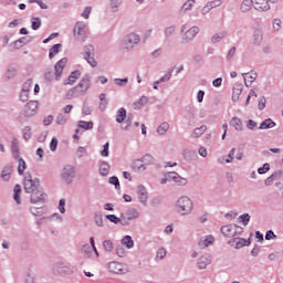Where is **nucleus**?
<instances>
[{
	"label": "nucleus",
	"instance_id": "30",
	"mask_svg": "<svg viewBox=\"0 0 283 283\" xmlns=\"http://www.w3.org/2000/svg\"><path fill=\"white\" fill-rule=\"evenodd\" d=\"M18 174L19 176H23L25 174V170L28 169V164H25V160L21 157L18 159Z\"/></svg>",
	"mask_w": 283,
	"mask_h": 283
},
{
	"label": "nucleus",
	"instance_id": "58",
	"mask_svg": "<svg viewBox=\"0 0 283 283\" xmlns=\"http://www.w3.org/2000/svg\"><path fill=\"white\" fill-rule=\"evenodd\" d=\"M92 112H94V109L90 105H87V103H84L82 107V114L84 116H90Z\"/></svg>",
	"mask_w": 283,
	"mask_h": 283
},
{
	"label": "nucleus",
	"instance_id": "52",
	"mask_svg": "<svg viewBox=\"0 0 283 283\" xmlns=\"http://www.w3.org/2000/svg\"><path fill=\"white\" fill-rule=\"evenodd\" d=\"M41 18H32L31 19V28L32 30H39L41 28Z\"/></svg>",
	"mask_w": 283,
	"mask_h": 283
},
{
	"label": "nucleus",
	"instance_id": "49",
	"mask_svg": "<svg viewBox=\"0 0 283 283\" xmlns=\"http://www.w3.org/2000/svg\"><path fill=\"white\" fill-rule=\"evenodd\" d=\"M164 34L166 39H169V36H174V34H176V25L167 27L164 31Z\"/></svg>",
	"mask_w": 283,
	"mask_h": 283
},
{
	"label": "nucleus",
	"instance_id": "31",
	"mask_svg": "<svg viewBox=\"0 0 283 283\" xmlns=\"http://www.w3.org/2000/svg\"><path fill=\"white\" fill-rule=\"evenodd\" d=\"M174 70H176V67L171 66L170 69H168V71L165 73V75H163L159 80H157L159 83H167L169 81H171V76L174 74Z\"/></svg>",
	"mask_w": 283,
	"mask_h": 283
},
{
	"label": "nucleus",
	"instance_id": "6",
	"mask_svg": "<svg viewBox=\"0 0 283 283\" xmlns=\"http://www.w3.org/2000/svg\"><path fill=\"white\" fill-rule=\"evenodd\" d=\"M61 178L66 185H72V182H74V178H76V169L74 166L66 165L62 169Z\"/></svg>",
	"mask_w": 283,
	"mask_h": 283
},
{
	"label": "nucleus",
	"instance_id": "21",
	"mask_svg": "<svg viewBox=\"0 0 283 283\" xmlns=\"http://www.w3.org/2000/svg\"><path fill=\"white\" fill-rule=\"evenodd\" d=\"M200 28L199 27H191L189 30L185 33L186 41H193L196 36L199 34Z\"/></svg>",
	"mask_w": 283,
	"mask_h": 283
},
{
	"label": "nucleus",
	"instance_id": "17",
	"mask_svg": "<svg viewBox=\"0 0 283 283\" xmlns=\"http://www.w3.org/2000/svg\"><path fill=\"white\" fill-rule=\"evenodd\" d=\"M168 178H169V180L175 181L176 185H178L179 187H185L187 185V182H188L187 178L181 177L176 171L168 172Z\"/></svg>",
	"mask_w": 283,
	"mask_h": 283
},
{
	"label": "nucleus",
	"instance_id": "61",
	"mask_svg": "<svg viewBox=\"0 0 283 283\" xmlns=\"http://www.w3.org/2000/svg\"><path fill=\"white\" fill-rule=\"evenodd\" d=\"M82 253H84L86 258H92V247H90V244H85L82 248Z\"/></svg>",
	"mask_w": 283,
	"mask_h": 283
},
{
	"label": "nucleus",
	"instance_id": "13",
	"mask_svg": "<svg viewBox=\"0 0 283 283\" xmlns=\"http://www.w3.org/2000/svg\"><path fill=\"white\" fill-rule=\"evenodd\" d=\"M211 254H203L201 255L198 260H197V268L200 270V271H203V269H207V266H209V264H211Z\"/></svg>",
	"mask_w": 283,
	"mask_h": 283
},
{
	"label": "nucleus",
	"instance_id": "26",
	"mask_svg": "<svg viewBox=\"0 0 283 283\" xmlns=\"http://www.w3.org/2000/svg\"><path fill=\"white\" fill-rule=\"evenodd\" d=\"M243 86L242 84H234L232 88V101H239L240 94H242Z\"/></svg>",
	"mask_w": 283,
	"mask_h": 283
},
{
	"label": "nucleus",
	"instance_id": "56",
	"mask_svg": "<svg viewBox=\"0 0 283 283\" xmlns=\"http://www.w3.org/2000/svg\"><path fill=\"white\" fill-rule=\"evenodd\" d=\"M140 160L144 163V165H154V157L149 154L144 155Z\"/></svg>",
	"mask_w": 283,
	"mask_h": 283
},
{
	"label": "nucleus",
	"instance_id": "4",
	"mask_svg": "<svg viewBox=\"0 0 283 283\" xmlns=\"http://www.w3.org/2000/svg\"><path fill=\"white\" fill-rule=\"evenodd\" d=\"M138 43H140V35L136 33H128L120 40L119 48L122 50H126V52H132Z\"/></svg>",
	"mask_w": 283,
	"mask_h": 283
},
{
	"label": "nucleus",
	"instance_id": "43",
	"mask_svg": "<svg viewBox=\"0 0 283 283\" xmlns=\"http://www.w3.org/2000/svg\"><path fill=\"white\" fill-rule=\"evenodd\" d=\"M123 6V0H109V7L113 12H118V9Z\"/></svg>",
	"mask_w": 283,
	"mask_h": 283
},
{
	"label": "nucleus",
	"instance_id": "37",
	"mask_svg": "<svg viewBox=\"0 0 283 283\" xmlns=\"http://www.w3.org/2000/svg\"><path fill=\"white\" fill-rule=\"evenodd\" d=\"M167 132H169V123L163 122V123L157 127V134H159V136H165V134H167Z\"/></svg>",
	"mask_w": 283,
	"mask_h": 283
},
{
	"label": "nucleus",
	"instance_id": "9",
	"mask_svg": "<svg viewBox=\"0 0 283 283\" xmlns=\"http://www.w3.org/2000/svg\"><path fill=\"white\" fill-rule=\"evenodd\" d=\"M38 112H39V102L29 101L24 106L23 114L25 118H32V116H36Z\"/></svg>",
	"mask_w": 283,
	"mask_h": 283
},
{
	"label": "nucleus",
	"instance_id": "5",
	"mask_svg": "<svg viewBox=\"0 0 283 283\" xmlns=\"http://www.w3.org/2000/svg\"><path fill=\"white\" fill-rule=\"evenodd\" d=\"M137 218H140V212H138L137 209H127L125 212L120 213L122 227H129V222H132V220H136Z\"/></svg>",
	"mask_w": 283,
	"mask_h": 283
},
{
	"label": "nucleus",
	"instance_id": "46",
	"mask_svg": "<svg viewBox=\"0 0 283 283\" xmlns=\"http://www.w3.org/2000/svg\"><path fill=\"white\" fill-rule=\"evenodd\" d=\"M103 248L107 253H112L114 251V242L112 240H104Z\"/></svg>",
	"mask_w": 283,
	"mask_h": 283
},
{
	"label": "nucleus",
	"instance_id": "2",
	"mask_svg": "<svg viewBox=\"0 0 283 283\" xmlns=\"http://www.w3.org/2000/svg\"><path fill=\"white\" fill-rule=\"evenodd\" d=\"M175 210L179 216H190L193 211V201L188 196H181L175 203Z\"/></svg>",
	"mask_w": 283,
	"mask_h": 283
},
{
	"label": "nucleus",
	"instance_id": "63",
	"mask_svg": "<svg viewBox=\"0 0 283 283\" xmlns=\"http://www.w3.org/2000/svg\"><path fill=\"white\" fill-rule=\"evenodd\" d=\"M101 156H103L104 158H107V156H109V142H107L103 146V149L101 150Z\"/></svg>",
	"mask_w": 283,
	"mask_h": 283
},
{
	"label": "nucleus",
	"instance_id": "41",
	"mask_svg": "<svg viewBox=\"0 0 283 283\" xmlns=\"http://www.w3.org/2000/svg\"><path fill=\"white\" fill-rule=\"evenodd\" d=\"M263 39H264V35L262 31L258 30L254 32V39H253L254 45H262Z\"/></svg>",
	"mask_w": 283,
	"mask_h": 283
},
{
	"label": "nucleus",
	"instance_id": "32",
	"mask_svg": "<svg viewBox=\"0 0 283 283\" xmlns=\"http://www.w3.org/2000/svg\"><path fill=\"white\" fill-rule=\"evenodd\" d=\"M275 122H273V119L268 118L265 120H263L260 126L259 129H273V127H275Z\"/></svg>",
	"mask_w": 283,
	"mask_h": 283
},
{
	"label": "nucleus",
	"instance_id": "62",
	"mask_svg": "<svg viewBox=\"0 0 283 283\" xmlns=\"http://www.w3.org/2000/svg\"><path fill=\"white\" fill-rule=\"evenodd\" d=\"M84 59H85V61H87V63H88V65H91V67H96V65H98V62H96V60L94 59V55H88Z\"/></svg>",
	"mask_w": 283,
	"mask_h": 283
},
{
	"label": "nucleus",
	"instance_id": "60",
	"mask_svg": "<svg viewBox=\"0 0 283 283\" xmlns=\"http://www.w3.org/2000/svg\"><path fill=\"white\" fill-rule=\"evenodd\" d=\"M166 255H167V250L165 248H159L157 250V254H156L157 260H165Z\"/></svg>",
	"mask_w": 283,
	"mask_h": 283
},
{
	"label": "nucleus",
	"instance_id": "44",
	"mask_svg": "<svg viewBox=\"0 0 283 283\" xmlns=\"http://www.w3.org/2000/svg\"><path fill=\"white\" fill-rule=\"evenodd\" d=\"M106 220L112 222L113 224H122L123 219L117 217L116 214H106Z\"/></svg>",
	"mask_w": 283,
	"mask_h": 283
},
{
	"label": "nucleus",
	"instance_id": "22",
	"mask_svg": "<svg viewBox=\"0 0 283 283\" xmlns=\"http://www.w3.org/2000/svg\"><path fill=\"white\" fill-rule=\"evenodd\" d=\"M78 78H81V71H73L64 82V85H74Z\"/></svg>",
	"mask_w": 283,
	"mask_h": 283
},
{
	"label": "nucleus",
	"instance_id": "39",
	"mask_svg": "<svg viewBox=\"0 0 283 283\" xmlns=\"http://www.w3.org/2000/svg\"><path fill=\"white\" fill-rule=\"evenodd\" d=\"M67 120H69L67 115L63 113L57 114V116L55 117L56 125H61V126L67 125Z\"/></svg>",
	"mask_w": 283,
	"mask_h": 283
},
{
	"label": "nucleus",
	"instance_id": "48",
	"mask_svg": "<svg viewBox=\"0 0 283 283\" xmlns=\"http://www.w3.org/2000/svg\"><path fill=\"white\" fill-rule=\"evenodd\" d=\"M240 222H242L243 227H248L249 222H251V214L243 213L239 217Z\"/></svg>",
	"mask_w": 283,
	"mask_h": 283
},
{
	"label": "nucleus",
	"instance_id": "7",
	"mask_svg": "<svg viewBox=\"0 0 283 283\" xmlns=\"http://www.w3.org/2000/svg\"><path fill=\"white\" fill-rule=\"evenodd\" d=\"M53 271L59 275H72V273H74V266H72L70 263L57 262L54 264Z\"/></svg>",
	"mask_w": 283,
	"mask_h": 283
},
{
	"label": "nucleus",
	"instance_id": "51",
	"mask_svg": "<svg viewBox=\"0 0 283 283\" xmlns=\"http://www.w3.org/2000/svg\"><path fill=\"white\" fill-rule=\"evenodd\" d=\"M193 3H196V0H187L181 7V12H187L188 10H191V8H193Z\"/></svg>",
	"mask_w": 283,
	"mask_h": 283
},
{
	"label": "nucleus",
	"instance_id": "18",
	"mask_svg": "<svg viewBox=\"0 0 283 283\" xmlns=\"http://www.w3.org/2000/svg\"><path fill=\"white\" fill-rule=\"evenodd\" d=\"M234 229H235V224L234 223H230V224L221 227V233L226 238H235Z\"/></svg>",
	"mask_w": 283,
	"mask_h": 283
},
{
	"label": "nucleus",
	"instance_id": "50",
	"mask_svg": "<svg viewBox=\"0 0 283 283\" xmlns=\"http://www.w3.org/2000/svg\"><path fill=\"white\" fill-rule=\"evenodd\" d=\"M22 134H23L24 140H30V138H32V127L25 126L22 129Z\"/></svg>",
	"mask_w": 283,
	"mask_h": 283
},
{
	"label": "nucleus",
	"instance_id": "20",
	"mask_svg": "<svg viewBox=\"0 0 283 283\" xmlns=\"http://www.w3.org/2000/svg\"><path fill=\"white\" fill-rule=\"evenodd\" d=\"M243 78L245 87H251V84L258 78V73L255 71L243 73Z\"/></svg>",
	"mask_w": 283,
	"mask_h": 283
},
{
	"label": "nucleus",
	"instance_id": "14",
	"mask_svg": "<svg viewBox=\"0 0 283 283\" xmlns=\"http://www.w3.org/2000/svg\"><path fill=\"white\" fill-rule=\"evenodd\" d=\"M137 198L144 207H147L148 193L147 188H145V186L139 185L137 187Z\"/></svg>",
	"mask_w": 283,
	"mask_h": 283
},
{
	"label": "nucleus",
	"instance_id": "29",
	"mask_svg": "<svg viewBox=\"0 0 283 283\" xmlns=\"http://www.w3.org/2000/svg\"><path fill=\"white\" fill-rule=\"evenodd\" d=\"M21 185H15L13 188V200L17 202V205H21Z\"/></svg>",
	"mask_w": 283,
	"mask_h": 283
},
{
	"label": "nucleus",
	"instance_id": "55",
	"mask_svg": "<svg viewBox=\"0 0 283 283\" xmlns=\"http://www.w3.org/2000/svg\"><path fill=\"white\" fill-rule=\"evenodd\" d=\"M268 171H271V165L269 163H265L262 167L258 168V174H260V176H263V174H266Z\"/></svg>",
	"mask_w": 283,
	"mask_h": 283
},
{
	"label": "nucleus",
	"instance_id": "42",
	"mask_svg": "<svg viewBox=\"0 0 283 283\" xmlns=\"http://www.w3.org/2000/svg\"><path fill=\"white\" fill-rule=\"evenodd\" d=\"M62 44L56 43L49 50V59H52L55 54H59L61 52Z\"/></svg>",
	"mask_w": 283,
	"mask_h": 283
},
{
	"label": "nucleus",
	"instance_id": "57",
	"mask_svg": "<svg viewBox=\"0 0 283 283\" xmlns=\"http://www.w3.org/2000/svg\"><path fill=\"white\" fill-rule=\"evenodd\" d=\"M108 182L109 185H114L115 189H120V181L118 180V177H109Z\"/></svg>",
	"mask_w": 283,
	"mask_h": 283
},
{
	"label": "nucleus",
	"instance_id": "54",
	"mask_svg": "<svg viewBox=\"0 0 283 283\" xmlns=\"http://www.w3.org/2000/svg\"><path fill=\"white\" fill-rule=\"evenodd\" d=\"M114 83L117 84L118 87H125L127 85V83H129V78L128 77L114 78Z\"/></svg>",
	"mask_w": 283,
	"mask_h": 283
},
{
	"label": "nucleus",
	"instance_id": "25",
	"mask_svg": "<svg viewBox=\"0 0 283 283\" xmlns=\"http://www.w3.org/2000/svg\"><path fill=\"white\" fill-rule=\"evenodd\" d=\"M230 125L235 129V132H242V129H244V127L242 126V119L237 116L231 118Z\"/></svg>",
	"mask_w": 283,
	"mask_h": 283
},
{
	"label": "nucleus",
	"instance_id": "23",
	"mask_svg": "<svg viewBox=\"0 0 283 283\" xmlns=\"http://www.w3.org/2000/svg\"><path fill=\"white\" fill-rule=\"evenodd\" d=\"M32 41L31 36H22L13 42L14 49L19 50L20 48H23V45H28Z\"/></svg>",
	"mask_w": 283,
	"mask_h": 283
},
{
	"label": "nucleus",
	"instance_id": "59",
	"mask_svg": "<svg viewBox=\"0 0 283 283\" xmlns=\"http://www.w3.org/2000/svg\"><path fill=\"white\" fill-rule=\"evenodd\" d=\"M30 213H32V216L41 218V216H43V208L32 207L30 208Z\"/></svg>",
	"mask_w": 283,
	"mask_h": 283
},
{
	"label": "nucleus",
	"instance_id": "64",
	"mask_svg": "<svg viewBox=\"0 0 283 283\" xmlns=\"http://www.w3.org/2000/svg\"><path fill=\"white\" fill-rule=\"evenodd\" d=\"M76 96H80L78 91H76L75 87L71 88L66 93V98H74Z\"/></svg>",
	"mask_w": 283,
	"mask_h": 283
},
{
	"label": "nucleus",
	"instance_id": "53",
	"mask_svg": "<svg viewBox=\"0 0 283 283\" xmlns=\"http://www.w3.org/2000/svg\"><path fill=\"white\" fill-rule=\"evenodd\" d=\"M94 220H95V224H96L97 227H104V224H103V213H101V212H95V213H94Z\"/></svg>",
	"mask_w": 283,
	"mask_h": 283
},
{
	"label": "nucleus",
	"instance_id": "34",
	"mask_svg": "<svg viewBox=\"0 0 283 283\" xmlns=\"http://www.w3.org/2000/svg\"><path fill=\"white\" fill-rule=\"evenodd\" d=\"M77 126L80 127V129H84L85 132H90V129H94V122L80 120L77 123Z\"/></svg>",
	"mask_w": 283,
	"mask_h": 283
},
{
	"label": "nucleus",
	"instance_id": "19",
	"mask_svg": "<svg viewBox=\"0 0 283 283\" xmlns=\"http://www.w3.org/2000/svg\"><path fill=\"white\" fill-rule=\"evenodd\" d=\"M11 154L14 160L21 158V149L19 148V139L17 138L11 142Z\"/></svg>",
	"mask_w": 283,
	"mask_h": 283
},
{
	"label": "nucleus",
	"instance_id": "24",
	"mask_svg": "<svg viewBox=\"0 0 283 283\" xmlns=\"http://www.w3.org/2000/svg\"><path fill=\"white\" fill-rule=\"evenodd\" d=\"M132 169H134L137 174H143L147 167H145V164L143 163V159H137L133 161Z\"/></svg>",
	"mask_w": 283,
	"mask_h": 283
},
{
	"label": "nucleus",
	"instance_id": "35",
	"mask_svg": "<svg viewBox=\"0 0 283 283\" xmlns=\"http://www.w3.org/2000/svg\"><path fill=\"white\" fill-rule=\"evenodd\" d=\"M122 244L126 247V249H134V239H132V235L127 234L122 239Z\"/></svg>",
	"mask_w": 283,
	"mask_h": 283
},
{
	"label": "nucleus",
	"instance_id": "12",
	"mask_svg": "<svg viewBox=\"0 0 283 283\" xmlns=\"http://www.w3.org/2000/svg\"><path fill=\"white\" fill-rule=\"evenodd\" d=\"M77 94L83 95L90 90V76L83 77L75 86Z\"/></svg>",
	"mask_w": 283,
	"mask_h": 283
},
{
	"label": "nucleus",
	"instance_id": "28",
	"mask_svg": "<svg viewBox=\"0 0 283 283\" xmlns=\"http://www.w3.org/2000/svg\"><path fill=\"white\" fill-rule=\"evenodd\" d=\"M125 118H127V109H125V107H120L117 111L116 123H125Z\"/></svg>",
	"mask_w": 283,
	"mask_h": 283
},
{
	"label": "nucleus",
	"instance_id": "40",
	"mask_svg": "<svg viewBox=\"0 0 283 283\" xmlns=\"http://www.w3.org/2000/svg\"><path fill=\"white\" fill-rule=\"evenodd\" d=\"M251 7L253 8V0H243L240 7L241 12H249Z\"/></svg>",
	"mask_w": 283,
	"mask_h": 283
},
{
	"label": "nucleus",
	"instance_id": "3",
	"mask_svg": "<svg viewBox=\"0 0 283 283\" xmlns=\"http://www.w3.org/2000/svg\"><path fill=\"white\" fill-rule=\"evenodd\" d=\"M67 65V57H62L60 61H57L54 65V72L49 71L44 73V78L48 81V83H52L54 81H59L63 76V70H65V66Z\"/></svg>",
	"mask_w": 283,
	"mask_h": 283
},
{
	"label": "nucleus",
	"instance_id": "11",
	"mask_svg": "<svg viewBox=\"0 0 283 283\" xmlns=\"http://www.w3.org/2000/svg\"><path fill=\"white\" fill-rule=\"evenodd\" d=\"M228 244L234 249H242V247H251V239L233 238Z\"/></svg>",
	"mask_w": 283,
	"mask_h": 283
},
{
	"label": "nucleus",
	"instance_id": "33",
	"mask_svg": "<svg viewBox=\"0 0 283 283\" xmlns=\"http://www.w3.org/2000/svg\"><path fill=\"white\" fill-rule=\"evenodd\" d=\"M109 169H112V166H109V163L101 161V164H99V174L102 176H107L109 174Z\"/></svg>",
	"mask_w": 283,
	"mask_h": 283
},
{
	"label": "nucleus",
	"instance_id": "10",
	"mask_svg": "<svg viewBox=\"0 0 283 283\" xmlns=\"http://www.w3.org/2000/svg\"><path fill=\"white\" fill-rule=\"evenodd\" d=\"M107 269L111 273H115L116 275H125V273H129V270L125 268V265L116 261L109 262Z\"/></svg>",
	"mask_w": 283,
	"mask_h": 283
},
{
	"label": "nucleus",
	"instance_id": "16",
	"mask_svg": "<svg viewBox=\"0 0 283 283\" xmlns=\"http://www.w3.org/2000/svg\"><path fill=\"white\" fill-rule=\"evenodd\" d=\"M196 113L197 109L195 108L193 105L186 106V114L184 118L188 120V125H193V120H196Z\"/></svg>",
	"mask_w": 283,
	"mask_h": 283
},
{
	"label": "nucleus",
	"instance_id": "45",
	"mask_svg": "<svg viewBox=\"0 0 283 283\" xmlns=\"http://www.w3.org/2000/svg\"><path fill=\"white\" fill-rule=\"evenodd\" d=\"M94 45H92V44H87V45H85L84 46V49H83V56L84 57H86V56H92V55H94Z\"/></svg>",
	"mask_w": 283,
	"mask_h": 283
},
{
	"label": "nucleus",
	"instance_id": "1",
	"mask_svg": "<svg viewBox=\"0 0 283 283\" xmlns=\"http://www.w3.org/2000/svg\"><path fill=\"white\" fill-rule=\"evenodd\" d=\"M23 185L25 193L31 195L30 200L32 205H44L48 195L43 191L39 178H32V174L25 172Z\"/></svg>",
	"mask_w": 283,
	"mask_h": 283
},
{
	"label": "nucleus",
	"instance_id": "27",
	"mask_svg": "<svg viewBox=\"0 0 283 283\" xmlns=\"http://www.w3.org/2000/svg\"><path fill=\"white\" fill-rule=\"evenodd\" d=\"M216 242V238L213 235H208L205 240L199 241L200 249H207V247H211Z\"/></svg>",
	"mask_w": 283,
	"mask_h": 283
},
{
	"label": "nucleus",
	"instance_id": "38",
	"mask_svg": "<svg viewBox=\"0 0 283 283\" xmlns=\"http://www.w3.org/2000/svg\"><path fill=\"white\" fill-rule=\"evenodd\" d=\"M207 132V125H201L200 127H197L192 132V138H200L202 134Z\"/></svg>",
	"mask_w": 283,
	"mask_h": 283
},
{
	"label": "nucleus",
	"instance_id": "15",
	"mask_svg": "<svg viewBox=\"0 0 283 283\" xmlns=\"http://www.w3.org/2000/svg\"><path fill=\"white\" fill-rule=\"evenodd\" d=\"M254 10L258 12H266V10H271V6H269V0H252Z\"/></svg>",
	"mask_w": 283,
	"mask_h": 283
},
{
	"label": "nucleus",
	"instance_id": "8",
	"mask_svg": "<svg viewBox=\"0 0 283 283\" xmlns=\"http://www.w3.org/2000/svg\"><path fill=\"white\" fill-rule=\"evenodd\" d=\"M87 25L85 22H76L75 28H74V36L77 41L85 42L87 41V30L85 29Z\"/></svg>",
	"mask_w": 283,
	"mask_h": 283
},
{
	"label": "nucleus",
	"instance_id": "36",
	"mask_svg": "<svg viewBox=\"0 0 283 283\" xmlns=\"http://www.w3.org/2000/svg\"><path fill=\"white\" fill-rule=\"evenodd\" d=\"M227 34H228L227 31H221L219 33H216L211 38V43H220V41H222V39H227Z\"/></svg>",
	"mask_w": 283,
	"mask_h": 283
},
{
	"label": "nucleus",
	"instance_id": "47",
	"mask_svg": "<svg viewBox=\"0 0 283 283\" xmlns=\"http://www.w3.org/2000/svg\"><path fill=\"white\" fill-rule=\"evenodd\" d=\"M17 76V69L14 66H10L6 72V78L7 81H10V78H14Z\"/></svg>",
	"mask_w": 283,
	"mask_h": 283
}]
</instances>
